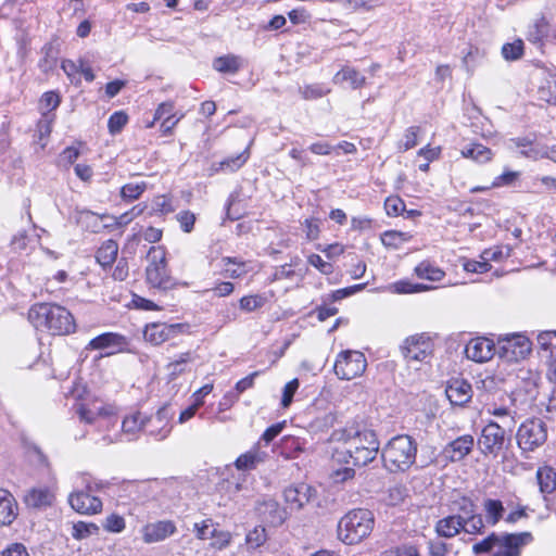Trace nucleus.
I'll return each mask as SVG.
<instances>
[{"label": "nucleus", "mask_w": 556, "mask_h": 556, "mask_svg": "<svg viewBox=\"0 0 556 556\" xmlns=\"http://www.w3.org/2000/svg\"><path fill=\"white\" fill-rule=\"evenodd\" d=\"M68 503L75 511L81 515H94L102 510V501L85 491L71 493Z\"/></svg>", "instance_id": "dca6fc26"}, {"label": "nucleus", "mask_w": 556, "mask_h": 556, "mask_svg": "<svg viewBox=\"0 0 556 556\" xmlns=\"http://www.w3.org/2000/svg\"><path fill=\"white\" fill-rule=\"evenodd\" d=\"M315 489L306 483L289 485L283 491V498L290 510H301L313 497Z\"/></svg>", "instance_id": "4468645a"}, {"label": "nucleus", "mask_w": 556, "mask_h": 556, "mask_svg": "<svg viewBox=\"0 0 556 556\" xmlns=\"http://www.w3.org/2000/svg\"><path fill=\"white\" fill-rule=\"evenodd\" d=\"M502 54L505 60L508 61H515L521 58L523 54V42L522 40L518 39L514 42L505 43L502 47Z\"/></svg>", "instance_id": "49530a36"}, {"label": "nucleus", "mask_w": 556, "mask_h": 556, "mask_svg": "<svg viewBox=\"0 0 556 556\" xmlns=\"http://www.w3.org/2000/svg\"><path fill=\"white\" fill-rule=\"evenodd\" d=\"M475 446V439L470 434H464L448 442L443 451V456L452 463L463 460Z\"/></svg>", "instance_id": "a211bd4d"}, {"label": "nucleus", "mask_w": 556, "mask_h": 556, "mask_svg": "<svg viewBox=\"0 0 556 556\" xmlns=\"http://www.w3.org/2000/svg\"><path fill=\"white\" fill-rule=\"evenodd\" d=\"M54 501V494L48 488H33L24 496L27 507L42 509L51 506Z\"/></svg>", "instance_id": "b1692460"}, {"label": "nucleus", "mask_w": 556, "mask_h": 556, "mask_svg": "<svg viewBox=\"0 0 556 556\" xmlns=\"http://www.w3.org/2000/svg\"><path fill=\"white\" fill-rule=\"evenodd\" d=\"M329 90H325L320 85H308L300 89L302 97L306 100L321 98Z\"/></svg>", "instance_id": "69168bd1"}, {"label": "nucleus", "mask_w": 556, "mask_h": 556, "mask_svg": "<svg viewBox=\"0 0 556 556\" xmlns=\"http://www.w3.org/2000/svg\"><path fill=\"white\" fill-rule=\"evenodd\" d=\"M99 527L92 522L78 521L73 525L72 536L75 540H84L92 534H97Z\"/></svg>", "instance_id": "a19ab883"}, {"label": "nucleus", "mask_w": 556, "mask_h": 556, "mask_svg": "<svg viewBox=\"0 0 556 556\" xmlns=\"http://www.w3.org/2000/svg\"><path fill=\"white\" fill-rule=\"evenodd\" d=\"M445 393L453 405L462 406L472 397V388L464 379H454L447 384Z\"/></svg>", "instance_id": "4be33fe9"}, {"label": "nucleus", "mask_w": 556, "mask_h": 556, "mask_svg": "<svg viewBox=\"0 0 556 556\" xmlns=\"http://www.w3.org/2000/svg\"><path fill=\"white\" fill-rule=\"evenodd\" d=\"M382 556H419V552L413 544H402L387 549Z\"/></svg>", "instance_id": "13d9d810"}, {"label": "nucleus", "mask_w": 556, "mask_h": 556, "mask_svg": "<svg viewBox=\"0 0 556 556\" xmlns=\"http://www.w3.org/2000/svg\"><path fill=\"white\" fill-rule=\"evenodd\" d=\"M147 427V417H143L141 413H135L126 416L122 422V430L124 434L130 435L128 440H132L134 437Z\"/></svg>", "instance_id": "cd10ccee"}, {"label": "nucleus", "mask_w": 556, "mask_h": 556, "mask_svg": "<svg viewBox=\"0 0 556 556\" xmlns=\"http://www.w3.org/2000/svg\"><path fill=\"white\" fill-rule=\"evenodd\" d=\"M420 131V127L418 126H412L408 127L404 134V141L400 146L403 151H407L409 149H413L418 143V135Z\"/></svg>", "instance_id": "680f3d73"}, {"label": "nucleus", "mask_w": 556, "mask_h": 556, "mask_svg": "<svg viewBox=\"0 0 556 556\" xmlns=\"http://www.w3.org/2000/svg\"><path fill=\"white\" fill-rule=\"evenodd\" d=\"M496 353L495 344L485 337L471 339L465 346L466 357L476 363H485Z\"/></svg>", "instance_id": "ddd939ff"}, {"label": "nucleus", "mask_w": 556, "mask_h": 556, "mask_svg": "<svg viewBox=\"0 0 556 556\" xmlns=\"http://www.w3.org/2000/svg\"><path fill=\"white\" fill-rule=\"evenodd\" d=\"M299 380L298 379H292L291 381H289L285 387H283V391H282V399H281V405L283 407H288L291 403H292V400H293V396H294V393L296 392V390L299 389Z\"/></svg>", "instance_id": "0e129e2a"}, {"label": "nucleus", "mask_w": 556, "mask_h": 556, "mask_svg": "<svg viewBox=\"0 0 556 556\" xmlns=\"http://www.w3.org/2000/svg\"><path fill=\"white\" fill-rule=\"evenodd\" d=\"M126 344L125 337L115 332H104L89 341L86 350H111L106 355L121 351Z\"/></svg>", "instance_id": "412c9836"}, {"label": "nucleus", "mask_w": 556, "mask_h": 556, "mask_svg": "<svg viewBox=\"0 0 556 556\" xmlns=\"http://www.w3.org/2000/svg\"><path fill=\"white\" fill-rule=\"evenodd\" d=\"M128 122V116L124 111L114 112L108 122L110 134L115 135L121 132Z\"/></svg>", "instance_id": "3c124183"}, {"label": "nucleus", "mask_w": 556, "mask_h": 556, "mask_svg": "<svg viewBox=\"0 0 556 556\" xmlns=\"http://www.w3.org/2000/svg\"><path fill=\"white\" fill-rule=\"evenodd\" d=\"M532 541L533 535L528 531L518 533L492 532L485 539L475 543L472 552L479 555L495 549L492 556H520L522 548Z\"/></svg>", "instance_id": "20e7f679"}, {"label": "nucleus", "mask_w": 556, "mask_h": 556, "mask_svg": "<svg viewBox=\"0 0 556 556\" xmlns=\"http://www.w3.org/2000/svg\"><path fill=\"white\" fill-rule=\"evenodd\" d=\"M334 79L349 81L353 89H358L366 83V77L364 75H362L355 68L349 66L343 67L340 72H338L334 76Z\"/></svg>", "instance_id": "72a5a7b5"}, {"label": "nucleus", "mask_w": 556, "mask_h": 556, "mask_svg": "<svg viewBox=\"0 0 556 556\" xmlns=\"http://www.w3.org/2000/svg\"><path fill=\"white\" fill-rule=\"evenodd\" d=\"M264 304H265V298L260 294L245 295L239 300L240 309H242L243 312H247V313L254 312V311L263 307Z\"/></svg>", "instance_id": "c03bdc74"}, {"label": "nucleus", "mask_w": 556, "mask_h": 556, "mask_svg": "<svg viewBox=\"0 0 556 556\" xmlns=\"http://www.w3.org/2000/svg\"><path fill=\"white\" fill-rule=\"evenodd\" d=\"M266 453L261 452L258 447H253L247 453L240 455L236 462L235 466L238 470L249 471L256 468V466L265 460Z\"/></svg>", "instance_id": "393cba45"}, {"label": "nucleus", "mask_w": 556, "mask_h": 556, "mask_svg": "<svg viewBox=\"0 0 556 556\" xmlns=\"http://www.w3.org/2000/svg\"><path fill=\"white\" fill-rule=\"evenodd\" d=\"M413 236L409 232L388 230L381 235V242L388 249L397 250L405 242L410 241Z\"/></svg>", "instance_id": "7c9ffc66"}, {"label": "nucleus", "mask_w": 556, "mask_h": 556, "mask_svg": "<svg viewBox=\"0 0 556 556\" xmlns=\"http://www.w3.org/2000/svg\"><path fill=\"white\" fill-rule=\"evenodd\" d=\"M54 122V114L50 112H42L41 118L38 121L37 128L40 138L47 137L51 134L52 124Z\"/></svg>", "instance_id": "bf43d9fd"}, {"label": "nucleus", "mask_w": 556, "mask_h": 556, "mask_svg": "<svg viewBox=\"0 0 556 556\" xmlns=\"http://www.w3.org/2000/svg\"><path fill=\"white\" fill-rule=\"evenodd\" d=\"M43 56L40 59L38 66L41 72L48 74L56 66L59 51L52 42L46 43L41 50Z\"/></svg>", "instance_id": "2f4dec72"}, {"label": "nucleus", "mask_w": 556, "mask_h": 556, "mask_svg": "<svg viewBox=\"0 0 556 556\" xmlns=\"http://www.w3.org/2000/svg\"><path fill=\"white\" fill-rule=\"evenodd\" d=\"M147 184L144 181L141 182H129L122 187L121 195L123 199H127L129 201L137 200L142 192L146 190Z\"/></svg>", "instance_id": "a18cd8bd"}, {"label": "nucleus", "mask_w": 556, "mask_h": 556, "mask_svg": "<svg viewBox=\"0 0 556 556\" xmlns=\"http://www.w3.org/2000/svg\"><path fill=\"white\" fill-rule=\"evenodd\" d=\"M149 265L146 269L148 283L157 289H170L174 283L166 271L165 251L161 247H151L148 252Z\"/></svg>", "instance_id": "6e6552de"}, {"label": "nucleus", "mask_w": 556, "mask_h": 556, "mask_svg": "<svg viewBox=\"0 0 556 556\" xmlns=\"http://www.w3.org/2000/svg\"><path fill=\"white\" fill-rule=\"evenodd\" d=\"M375 526L374 514L368 509H353L338 523V538L348 545L357 544L367 538Z\"/></svg>", "instance_id": "423d86ee"}, {"label": "nucleus", "mask_w": 556, "mask_h": 556, "mask_svg": "<svg viewBox=\"0 0 556 556\" xmlns=\"http://www.w3.org/2000/svg\"><path fill=\"white\" fill-rule=\"evenodd\" d=\"M0 556H29V554L24 544L12 543L1 552Z\"/></svg>", "instance_id": "774afa93"}, {"label": "nucleus", "mask_w": 556, "mask_h": 556, "mask_svg": "<svg viewBox=\"0 0 556 556\" xmlns=\"http://www.w3.org/2000/svg\"><path fill=\"white\" fill-rule=\"evenodd\" d=\"M210 538L214 540L211 543V546L216 549H223L231 542V534L228 531H218L217 529H213L210 532Z\"/></svg>", "instance_id": "4d7b16f0"}, {"label": "nucleus", "mask_w": 556, "mask_h": 556, "mask_svg": "<svg viewBox=\"0 0 556 556\" xmlns=\"http://www.w3.org/2000/svg\"><path fill=\"white\" fill-rule=\"evenodd\" d=\"M332 441L343 442L341 448L332 454L334 463H352L354 466H366L371 463L379 452V441L372 430L355 428L336 430L331 434Z\"/></svg>", "instance_id": "f257e3e1"}, {"label": "nucleus", "mask_w": 556, "mask_h": 556, "mask_svg": "<svg viewBox=\"0 0 556 556\" xmlns=\"http://www.w3.org/2000/svg\"><path fill=\"white\" fill-rule=\"evenodd\" d=\"M539 98L556 105V75H549L540 86Z\"/></svg>", "instance_id": "c9c22d12"}, {"label": "nucleus", "mask_w": 556, "mask_h": 556, "mask_svg": "<svg viewBox=\"0 0 556 556\" xmlns=\"http://www.w3.org/2000/svg\"><path fill=\"white\" fill-rule=\"evenodd\" d=\"M384 210L389 216H399L405 212L404 201L397 197H388L384 201Z\"/></svg>", "instance_id": "603ef678"}, {"label": "nucleus", "mask_w": 556, "mask_h": 556, "mask_svg": "<svg viewBox=\"0 0 556 556\" xmlns=\"http://www.w3.org/2000/svg\"><path fill=\"white\" fill-rule=\"evenodd\" d=\"M547 440V429L543 420L531 418L518 428L516 441L522 454L531 453L543 446Z\"/></svg>", "instance_id": "0eeeda50"}, {"label": "nucleus", "mask_w": 556, "mask_h": 556, "mask_svg": "<svg viewBox=\"0 0 556 556\" xmlns=\"http://www.w3.org/2000/svg\"><path fill=\"white\" fill-rule=\"evenodd\" d=\"M307 262L324 275H330L333 271L332 265L328 262H325L318 254H311L307 258Z\"/></svg>", "instance_id": "338daca9"}, {"label": "nucleus", "mask_w": 556, "mask_h": 556, "mask_svg": "<svg viewBox=\"0 0 556 556\" xmlns=\"http://www.w3.org/2000/svg\"><path fill=\"white\" fill-rule=\"evenodd\" d=\"M538 343L541 349L545 351H551L553 353V349H556V331H543L538 336Z\"/></svg>", "instance_id": "e2e57ef3"}, {"label": "nucleus", "mask_w": 556, "mask_h": 556, "mask_svg": "<svg viewBox=\"0 0 556 556\" xmlns=\"http://www.w3.org/2000/svg\"><path fill=\"white\" fill-rule=\"evenodd\" d=\"M181 329L182 325L180 324L168 325L164 323H154L146 327L143 336L146 341L153 345H159L173 338Z\"/></svg>", "instance_id": "6ab92c4d"}, {"label": "nucleus", "mask_w": 556, "mask_h": 556, "mask_svg": "<svg viewBox=\"0 0 556 556\" xmlns=\"http://www.w3.org/2000/svg\"><path fill=\"white\" fill-rule=\"evenodd\" d=\"M267 541L266 529L263 526H256L245 535V543L249 548L255 549L264 545Z\"/></svg>", "instance_id": "58836bf2"}, {"label": "nucleus", "mask_w": 556, "mask_h": 556, "mask_svg": "<svg viewBox=\"0 0 556 556\" xmlns=\"http://www.w3.org/2000/svg\"><path fill=\"white\" fill-rule=\"evenodd\" d=\"M256 510L264 521L274 527L281 526L288 517L287 510L281 508L279 503L273 498H266L260 502L256 506Z\"/></svg>", "instance_id": "aec40b11"}, {"label": "nucleus", "mask_w": 556, "mask_h": 556, "mask_svg": "<svg viewBox=\"0 0 556 556\" xmlns=\"http://www.w3.org/2000/svg\"><path fill=\"white\" fill-rule=\"evenodd\" d=\"M222 261L226 266L225 274L229 278L238 279L247 273L244 269V263L235 257L226 256Z\"/></svg>", "instance_id": "79ce46f5"}, {"label": "nucleus", "mask_w": 556, "mask_h": 556, "mask_svg": "<svg viewBox=\"0 0 556 556\" xmlns=\"http://www.w3.org/2000/svg\"><path fill=\"white\" fill-rule=\"evenodd\" d=\"M460 154L463 157L470 159L480 164L491 161L493 156V152L489 148L476 142L465 146Z\"/></svg>", "instance_id": "a878e982"}, {"label": "nucleus", "mask_w": 556, "mask_h": 556, "mask_svg": "<svg viewBox=\"0 0 556 556\" xmlns=\"http://www.w3.org/2000/svg\"><path fill=\"white\" fill-rule=\"evenodd\" d=\"M531 352V343L529 339L522 334H514L501 341L497 350L498 356L508 362H519L526 358Z\"/></svg>", "instance_id": "f8f14e48"}, {"label": "nucleus", "mask_w": 556, "mask_h": 556, "mask_svg": "<svg viewBox=\"0 0 556 556\" xmlns=\"http://www.w3.org/2000/svg\"><path fill=\"white\" fill-rule=\"evenodd\" d=\"M401 351L408 363L428 362L433 352V343L425 333L415 334L404 341Z\"/></svg>", "instance_id": "9b49d317"}, {"label": "nucleus", "mask_w": 556, "mask_h": 556, "mask_svg": "<svg viewBox=\"0 0 556 556\" xmlns=\"http://www.w3.org/2000/svg\"><path fill=\"white\" fill-rule=\"evenodd\" d=\"M511 249L507 245H496L490 249H486L482 252L481 258L486 261L489 264L490 262H501L503 260H506L510 256Z\"/></svg>", "instance_id": "ea45409f"}, {"label": "nucleus", "mask_w": 556, "mask_h": 556, "mask_svg": "<svg viewBox=\"0 0 556 556\" xmlns=\"http://www.w3.org/2000/svg\"><path fill=\"white\" fill-rule=\"evenodd\" d=\"M416 455L417 443L407 434L392 438L381 451L383 466L390 472L409 469L416 462Z\"/></svg>", "instance_id": "39448f33"}, {"label": "nucleus", "mask_w": 556, "mask_h": 556, "mask_svg": "<svg viewBox=\"0 0 556 556\" xmlns=\"http://www.w3.org/2000/svg\"><path fill=\"white\" fill-rule=\"evenodd\" d=\"M505 429L494 421H490L481 431L478 446L483 455L496 457L505 444Z\"/></svg>", "instance_id": "9d476101"}, {"label": "nucleus", "mask_w": 556, "mask_h": 556, "mask_svg": "<svg viewBox=\"0 0 556 556\" xmlns=\"http://www.w3.org/2000/svg\"><path fill=\"white\" fill-rule=\"evenodd\" d=\"M18 515V505L12 493L0 488V526H10Z\"/></svg>", "instance_id": "5701e85b"}, {"label": "nucleus", "mask_w": 556, "mask_h": 556, "mask_svg": "<svg viewBox=\"0 0 556 556\" xmlns=\"http://www.w3.org/2000/svg\"><path fill=\"white\" fill-rule=\"evenodd\" d=\"M248 159H249V151L247 148L243 152H241L235 156L227 157L224 161H222L218 164L217 170L235 172V170L239 169L240 167H242L245 164V162L248 161Z\"/></svg>", "instance_id": "4c0bfd02"}, {"label": "nucleus", "mask_w": 556, "mask_h": 556, "mask_svg": "<svg viewBox=\"0 0 556 556\" xmlns=\"http://www.w3.org/2000/svg\"><path fill=\"white\" fill-rule=\"evenodd\" d=\"M213 67L220 73L235 74L241 67V60L236 55L219 56L214 60Z\"/></svg>", "instance_id": "f704fd0d"}, {"label": "nucleus", "mask_w": 556, "mask_h": 556, "mask_svg": "<svg viewBox=\"0 0 556 556\" xmlns=\"http://www.w3.org/2000/svg\"><path fill=\"white\" fill-rule=\"evenodd\" d=\"M430 556H451L456 555L457 552L452 551V545L443 542L442 540H430L428 543Z\"/></svg>", "instance_id": "de8ad7c7"}, {"label": "nucleus", "mask_w": 556, "mask_h": 556, "mask_svg": "<svg viewBox=\"0 0 556 556\" xmlns=\"http://www.w3.org/2000/svg\"><path fill=\"white\" fill-rule=\"evenodd\" d=\"M102 526L104 530L108 532L121 533L125 530L126 522L124 517H122L121 515L111 514L105 518Z\"/></svg>", "instance_id": "8fccbe9b"}, {"label": "nucleus", "mask_w": 556, "mask_h": 556, "mask_svg": "<svg viewBox=\"0 0 556 556\" xmlns=\"http://www.w3.org/2000/svg\"><path fill=\"white\" fill-rule=\"evenodd\" d=\"M548 34V23L545 17L535 20L534 24L529 28L528 40L533 43H540Z\"/></svg>", "instance_id": "e433bc0d"}, {"label": "nucleus", "mask_w": 556, "mask_h": 556, "mask_svg": "<svg viewBox=\"0 0 556 556\" xmlns=\"http://www.w3.org/2000/svg\"><path fill=\"white\" fill-rule=\"evenodd\" d=\"M170 417L168 407H161L154 416L147 417V432L157 441L166 439L172 431Z\"/></svg>", "instance_id": "f3484780"}, {"label": "nucleus", "mask_w": 556, "mask_h": 556, "mask_svg": "<svg viewBox=\"0 0 556 556\" xmlns=\"http://www.w3.org/2000/svg\"><path fill=\"white\" fill-rule=\"evenodd\" d=\"M193 361V355L191 352L182 353L178 356L177 359L170 362L167 365V369L169 370L170 376L177 377L186 371V366Z\"/></svg>", "instance_id": "37998d69"}, {"label": "nucleus", "mask_w": 556, "mask_h": 556, "mask_svg": "<svg viewBox=\"0 0 556 556\" xmlns=\"http://www.w3.org/2000/svg\"><path fill=\"white\" fill-rule=\"evenodd\" d=\"M367 366L365 355L359 351H343L334 363L333 369L338 378L351 380L361 376Z\"/></svg>", "instance_id": "1a4fd4ad"}, {"label": "nucleus", "mask_w": 556, "mask_h": 556, "mask_svg": "<svg viewBox=\"0 0 556 556\" xmlns=\"http://www.w3.org/2000/svg\"><path fill=\"white\" fill-rule=\"evenodd\" d=\"M522 155L534 160L547 157L556 163V146L547 148H531L530 150H523Z\"/></svg>", "instance_id": "09e8293b"}, {"label": "nucleus", "mask_w": 556, "mask_h": 556, "mask_svg": "<svg viewBox=\"0 0 556 556\" xmlns=\"http://www.w3.org/2000/svg\"><path fill=\"white\" fill-rule=\"evenodd\" d=\"M176 219L184 232H191L195 223V215L190 211H181L176 215Z\"/></svg>", "instance_id": "052dcab7"}, {"label": "nucleus", "mask_w": 556, "mask_h": 556, "mask_svg": "<svg viewBox=\"0 0 556 556\" xmlns=\"http://www.w3.org/2000/svg\"><path fill=\"white\" fill-rule=\"evenodd\" d=\"M485 521L491 526H496L503 518L505 508L500 500L486 498L483 502Z\"/></svg>", "instance_id": "c85d7f7f"}, {"label": "nucleus", "mask_w": 556, "mask_h": 556, "mask_svg": "<svg viewBox=\"0 0 556 556\" xmlns=\"http://www.w3.org/2000/svg\"><path fill=\"white\" fill-rule=\"evenodd\" d=\"M28 320L37 330L54 336L68 334L76 327L73 315L53 303L34 304L28 311Z\"/></svg>", "instance_id": "7ed1b4c3"}, {"label": "nucleus", "mask_w": 556, "mask_h": 556, "mask_svg": "<svg viewBox=\"0 0 556 556\" xmlns=\"http://www.w3.org/2000/svg\"><path fill=\"white\" fill-rule=\"evenodd\" d=\"M118 244L116 241L110 239L102 243L97 251V261L102 267L111 266L117 256Z\"/></svg>", "instance_id": "bb28decb"}, {"label": "nucleus", "mask_w": 556, "mask_h": 556, "mask_svg": "<svg viewBox=\"0 0 556 556\" xmlns=\"http://www.w3.org/2000/svg\"><path fill=\"white\" fill-rule=\"evenodd\" d=\"M536 479L543 494H551L556 490V472L551 467L539 468Z\"/></svg>", "instance_id": "c756f323"}, {"label": "nucleus", "mask_w": 556, "mask_h": 556, "mask_svg": "<svg viewBox=\"0 0 556 556\" xmlns=\"http://www.w3.org/2000/svg\"><path fill=\"white\" fill-rule=\"evenodd\" d=\"M484 520L476 503L468 496H460L452 503V514L439 519L434 530L439 539H452L464 531L470 535L484 532Z\"/></svg>", "instance_id": "f03ea898"}, {"label": "nucleus", "mask_w": 556, "mask_h": 556, "mask_svg": "<svg viewBox=\"0 0 556 556\" xmlns=\"http://www.w3.org/2000/svg\"><path fill=\"white\" fill-rule=\"evenodd\" d=\"M415 274L420 279H427L430 281H440L444 277L445 273L438 266H434L430 262L424 261L415 267Z\"/></svg>", "instance_id": "473e14b6"}, {"label": "nucleus", "mask_w": 556, "mask_h": 556, "mask_svg": "<svg viewBox=\"0 0 556 556\" xmlns=\"http://www.w3.org/2000/svg\"><path fill=\"white\" fill-rule=\"evenodd\" d=\"M61 103L60 94L55 91H47L41 96L40 106L42 112L52 113Z\"/></svg>", "instance_id": "864d4df0"}, {"label": "nucleus", "mask_w": 556, "mask_h": 556, "mask_svg": "<svg viewBox=\"0 0 556 556\" xmlns=\"http://www.w3.org/2000/svg\"><path fill=\"white\" fill-rule=\"evenodd\" d=\"M135 211H136V207L131 208L129 212L121 214L117 217L109 216V215H103L102 219H111L112 220V223L105 224L104 226L105 227H112V226L123 227V226H126V225H128L134 219L135 216H137L140 213V211H138V212H135Z\"/></svg>", "instance_id": "6e6d98bb"}, {"label": "nucleus", "mask_w": 556, "mask_h": 556, "mask_svg": "<svg viewBox=\"0 0 556 556\" xmlns=\"http://www.w3.org/2000/svg\"><path fill=\"white\" fill-rule=\"evenodd\" d=\"M177 531L176 525L172 520H159L147 523L142 527V540L147 544L157 543L174 535Z\"/></svg>", "instance_id": "2eb2a0df"}, {"label": "nucleus", "mask_w": 556, "mask_h": 556, "mask_svg": "<svg viewBox=\"0 0 556 556\" xmlns=\"http://www.w3.org/2000/svg\"><path fill=\"white\" fill-rule=\"evenodd\" d=\"M105 413L104 407H94L90 408L84 404H80L77 414L81 421H85L87 424L93 422L98 416H101Z\"/></svg>", "instance_id": "5fc2aeb1"}]
</instances>
